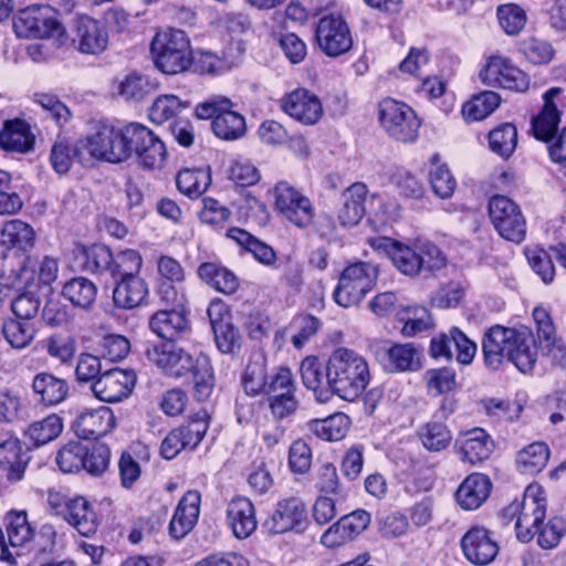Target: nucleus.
I'll return each instance as SVG.
<instances>
[{
  "instance_id": "1",
  "label": "nucleus",
  "mask_w": 566,
  "mask_h": 566,
  "mask_svg": "<svg viewBox=\"0 0 566 566\" xmlns=\"http://www.w3.org/2000/svg\"><path fill=\"white\" fill-rule=\"evenodd\" d=\"M328 376L334 395L346 401L360 397L371 378L366 358L345 347H338L329 355Z\"/></svg>"
},
{
  "instance_id": "2",
  "label": "nucleus",
  "mask_w": 566,
  "mask_h": 566,
  "mask_svg": "<svg viewBox=\"0 0 566 566\" xmlns=\"http://www.w3.org/2000/svg\"><path fill=\"white\" fill-rule=\"evenodd\" d=\"M150 54L155 66L166 74L186 71L192 62L190 42L182 30L159 31L150 43Z\"/></svg>"
},
{
  "instance_id": "3",
  "label": "nucleus",
  "mask_w": 566,
  "mask_h": 566,
  "mask_svg": "<svg viewBox=\"0 0 566 566\" xmlns=\"http://www.w3.org/2000/svg\"><path fill=\"white\" fill-rule=\"evenodd\" d=\"M233 102L221 95H213L195 107L198 119H211L212 133L222 140H238L245 135L247 123L243 115L233 111Z\"/></svg>"
},
{
  "instance_id": "4",
  "label": "nucleus",
  "mask_w": 566,
  "mask_h": 566,
  "mask_svg": "<svg viewBox=\"0 0 566 566\" xmlns=\"http://www.w3.org/2000/svg\"><path fill=\"white\" fill-rule=\"evenodd\" d=\"M59 263L52 256H43L41 261L33 256L19 259L0 275V285L6 289L21 290L41 285H50L57 277Z\"/></svg>"
},
{
  "instance_id": "5",
  "label": "nucleus",
  "mask_w": 566,
  "mask_h": 566,
  "mask_svg": "<svg viewBox=\"0 0 566 566\" xmlns=\"http://www.w3.org/2000/svg\"><path fill=\"white\" fill-rule=\"evenodd\" d=\"M125 135L126 126L116 128L111 125H102L94 135L80 139L82 166L91 167L95 160L125 161Z\"/></svg>"
},
{
  "instance_id": "6",
  "label": "nucleus",
  "mask_w": 566,
  "mask_h": 566,
  "mask_svg": "<svg viewBox=\"0 0 566 566\" xmlns=\"http://www.w3.org/2000/svg\"><path fill=\"white\" fill-rule=\"evenodd\" d=\"M378 280L377 266L358 261L346 266L339 274L333 298L342 307L358 305L375 287Z\"/></svg>"
},
{
  "instance_id": "7",
  "label": "nucleus",
  "mask_w": 566,
  "mask_h": 566,
  "mask_svg": "<svg viewBox=\"0 0 566 566\" xmlns=\"http://www.w3.org/2000/svg\"><path fill=\"white\" fill-rule=\"evenodd\" d=\"M380 126L394 139L410 143L418 137L420 120L415 111L407 104L387 97L378 104Z\"/></svg>"
},
{
  "instance_id": "8",
  "label": "nucleus",
  "mask_w": 566,
  "mask_h": 566,
  "mask_svg": "<svg viewBox=\"0 0 566 566\" xmlns=\"http://www.w3.org/2000/svg\"><path fill=\"white\" fill-rule=\"evenodd\" d=\"M126 159L136 156L144 169L160 168L166 159V147L148 127L130 123L126 125Z\"/></svg>"
},
{
  "instance_id": "9",
  "label": "nucleus",
  "mask_w": 566,
  "mask_h": 566,
  "mask_svg": "<svg viewBox=\"0 0 566 566\" xmlns=\"http://www.w3.org/2000/svg\"><path fill=\"white\" fill-rule=\"evenodd\" d=\"M56 15V11L48 4L23 8L13 18L14 32L24 39H45L61 34L64 29Z\"/></svg>"
},
{
  "instance_id": "10",
  "label": "nucleus",
  "mask_w": 566,
  "mask_h": 566,
  "mask_svg": "<svg viewBox=\"0 0 566 566\" xmlns=\"http://www.w3.org/2000/svg\"><path fill=\"white\" fill-rule=\"evenodd\" d=\"M489 216L497 233L505 240L521 243L526 235V221L521 208L506 196L496 195L489 201Z\"/></svg>"
},
{
  "instance_id": "11",
  "label": "nucleus",
  "mask_w": 566,
  "mask_h": 566,
  "mask_svg": "<svg viewBox=\"0 0 566 566\" xmlns=\"http://www.w3.org/2000/svg\"><path fill=\"white\" fill-rule=\"evenodd\" d=\"M137 252L133 249H126L113 254L107 245L94 243L82 248V268L86 272L113 279L120 274V270L132 269V262H134L132 258Z\"/></svg>"
},
{
  "instance_id": "12",
  "label": "nucleus",
  "mask_w": 566,
  "mask_h": 566,
  "mask_svg": "<svg viewBox=\"0 0 566 566\" xmlns=\"http://www.w3.org/2000/svg\"><path fill=\"white\" fill-rule=\"evenodd\" d=\"M370 350L387 373L417 371L422 367L421 352L412 343L375 340L370 344Z\"/></svg>"
},
{
  "instance_id": "13",
  "label": "nucleus",
  "mask_w": 566,
  "mask_h": 566,
  "mask_svg": "<svg viewBox=\"0 0 566 566\" xmlns=\"http://www.w3.org/2000/svg\"><path fill=\"white\" fill-rule=\"evenodd\" d=\"M132 269L120 270L118 276L112 280L115 282L113 301L116 307L132 310L140 306L148 296V285L140 277L139 271L143 266V258L139 252L132 258Z\"/></svg>"
},
{
  "instance_id": "14",
  "label": "nucleus",
  "mask_w": 566,
  "mask_h": 566,
  "mask_svg": "<svg viewBox=\"0 0 566 566\" xmlns=\"http://www.w3.org/2000/svg\"><path fill=\"white\" fill-rule=\"evenodd\" d=\"M171 377L185 378V381L192 384L193 397L198 401L207 400L214 386L213 369L207 355L200 354L196 358L184 352L179 358Z\"/></svg>"
},
{
  "instance_id": "15",
  "label": "nucleus",
  "mask_w": 566,
  "mask_h": 566,
  "mask_svg": "<svg viewBox=\"0 0 566 566\" xmlns=\"http://www.w3.org/2000/svg\"><path fill=\"white\" fill-rule=\"evenodd\" d=\"M308 525L305 503L298 497L284 499L277 502L272 514L264 521L263 528L269 535L287 532L303 533Z\"/></svg>"
},
{
  "instance_id": "16",
  "label": "nucleus",
  "mask_w": 566,
  "mask_h": 566,
  "mask_svg": "<svg viewBox=\"0 0 566 566\" xmlns=\"http://www.w3.org/2000/svg\"><path fill=\"white\" fill-rule=\"evenodd\" d=\"M315 36L319 49L328 56H339L353 46L347 22L339 14H327L319 19Z\"/></svg>"
},
{
  "instance_id": "17",
  "label": "nucleus",
  "mask_w": 566,
  "mask_h": 566,
  "mask_svg": "<svg viewBox=\"0 0 566 566\" xmlns=\"http://www.w3.org/2000/svg\"><path fill=\"white\" fill-rule=\"evenodd\" d=\"M71 34L74 48L83 54L97 55L108 45V31L105 23L86 14L73 20Z\"/></svg>"
},
{
  "instance_id": "18",
  "label": "nucleus",
  "mask_w": 566,
  "mask_h": 566,
  "mask_svg": "<svg viewBox=\"0 0 566 566\" xmlns=\"http://www.w3.org/2000/svg\"><path fill=\"white\" fill-rule=\"evenodd\" d=\"M295 384L291 370L280 367L271 376L268 401L274 418L284 419L293 415L298 408V400L295 397Z\"/></svg>"
},
{
  "instance_id": "19",
  "label": "nucleus",
  "mask_w": 566,
  "mask_h": 566,
  "mask_svg": "<svg viewBox=\"0 0 566 566\" xmlns=\"http://www.w3.org/2000/svg\"><path fill=\"white\" fill-rule=\"evenodd\" d=\"M133 369L111 368L101 374L91 385L94 396L104 402H118L128 397L136 384Z\"/></svg>"
},
{
  "instance_id": "20",
  "label": "nucleus",
  "mask_w": 566,
  "mask_h": 566,
  "mask_svg": "<svg viewBox=\"0 0 566 566\" xmlns=\"http://www.w3.org/2000/svg\"><path fill=\"white\" fill-rule=\"evenodd\" d=\"M275 205L279 211L298 228L312 223L314 208L311 200L285 181L275 186Z\"/></svg>"
},
{
  "instance_id": "21",
  "label": "nucleus",
  "mask_w": 566,
  "mask_h": 566,
  "mask_svg": "<svg viewBox=\"0 0 566 566\" xmlns=\"http://www.w3.org/2000/svg\"><path fill=\"white\" fill-rule=\"evenodd\" d=\"M480 77L484 84L516 92H525L530 86L528 76L509 59L502 56L490 57L480 72Z\"/></svg>"
},
{
  "instance_id": "22",
  "label": "nucleus",
  "mask_w": 566,
  "mask_h": 566,
  "mask_svg": "<svg viewBox=\"0 0 566 566\" xmlns=\"http://www.w3.org/2000/svg\"><path fill=\"white\" fill-rule=\"evenodd\" d=\"M538 489L528 486L521 500V507L517 520L515 521L516 536L523 542H530L534 536V530L538 531L539 525L544 523L546 515L545 499L537 495Z\"/></svg>"
},
{
  "instance_id": "23",
  "label": "nucleus",
  "mask_w": 566,
  "mask_h": 566,
  "mask_svg": "<svg viewBox=\"0 0 566 566\" xmlns=\"http://www.w3.org/2000/svg\"><path fill=\"white\" fill-rule=\"evenodd\" d=\"M464 557L472 564L484 566L492 563L499 554L497 542L491 532L483 526H473L461 538Z\"/></svg>"
},
{
  "instance_id": "24",
  "label": "nucleus",
  "mask_w": 566,
  "mask_h": 566,
  "mask_svg": "<svg viewBox=\"0 0 566 566\" xmlns=\"http://www.w3.org/2000/svg\"><path fill=\"white\" fill-rule=\"evenodd\" d=\"M517 328L495 325L483 335L482 353L484 364L489 369L497 370L507 361L509 350L515 340Z\"/></svg>"
},
{
  "instance_id": "25",
  "label": "nucleus",
  "mask_w": 566,
  "mask_h": 566,
  "mask_svg": "<svg viewBox=\"0 0 566 566\" xmlns=\"http://www.w3.org/2000/svg\"><path fill=\"white\" fill-rule=\"evenodd\" d=\"M116 420L111 408L99 407L80 412L72 421V430L83 440L98 439L115 427Z\"/></svg>"
},
{
  "instance_id": "26",
  "label": "nucleus",
  "mask_w": 566,
  "mask_h": 566,
  "mask_svg": "<svg viewBox=\"0 0 566 566\" xmlns=\"http://www.w3.org/2000/svg\"><path fill=\"white\" fill-rule=\"evenodd\" d=\"M57 514L85 537L94 535L99 525L95 505L84 496L69 499Z\"/></svg>"
},
{
  "instance_id": "27",
  "label": "nucleus",
  "mask_w": 566,
  "mask_h": 566,
  "mask_svg": "<svg viewBox=\"0 0 566 566\" xmlns=\"http://www.w3.org/2000/svg\"><path fill=\"white\" fill-rule=\"evenodd\" d=\"M0 245L8 255L20 259L30 256L29 253L35 245V231L20 219L8 220L0 232Z\"/></svg>"
},
{
  "instance_id": "28",
  "label": "nucleus",
  "mask_w": 566,
  "mask_h": 566,
  "mask_svg": "<svg viewBox=\"0 0 566 566\" xmlns=\"http://www.w3.org/2000/svg\"><path fill=\"white\" fill-rule=\"evenodd\" d=\"M369 523L370 514L365 510H356L331 525L322 535L321 543L326 547L339 546L358 536Z\"/></svg>"
},
{
  "instance_id": "29",
  "label": "nucleus",
  "mask_w": 566,
  "mask_h": 566,
  "mask_svg": "<svg viewBox=\"0 0 566 566\" xmlns=\"http://www.w3.org/2000/svg\"><path fill=\"white\" fill-rule=\"evenodd\" d=\"M536 325L537 344L543 355H548L559 366L566 365V346L557 338L554 323L548 312L542 307L533 311Z\"/></svg>"
},
{
  "instance_id": "30",
  "label": "nucleus",
  "mask_w": 566,
  "mask_h": 566,
  "mask_svg": "<svg viewBox=\"0 0 566 566\" xmlns=\"http://www.w3.org/2000/svg\"><path fill=\"white\" fill-rule=\"evenodd\" d=\"M367 195L368 188L364 182H354L342 192L336 217L343 228L355 227L361 221L366 213Z\"/></svg>"
},
{
  "instance_id": "31",
  "label": "nucleus",
  "mask_w": 566,
  "mask_h": 566,
  "mask_svg": "<svg viewBox=\"0 0 566 566\" xmlns=\"http://www.w3.org/2000/svg\"><path fill=\"white\" fill-rule=\"evenodd\" d=\"M329 357L321 361L315 356L304 358L300 366V373L304 386L314 391L316 400L327 402L334 396L333 385L329 384Z\"/></svg>"
},
{
  "instance_id": "32",
  "label": "nucleus",
  "mask_w": 566,
  "mask_h": 566,
  "mask_svg": "<svg viewBox=\"0 0 566 566\" xmlns=\"http://www.w3.org/2000/svg\"><path fill=\"white\" fill-rule=\"evenodd\" d=\"M150 329L161 339L176 342L190 332V324L184 307H172L154 313L149 319Z\"/></svg>"
},
{
  "instance_id": "33",
  "label": "nucleus",
  "mask_w": 566,
  "mask_h": 566,
  "mask_svg": "<svg viewBox=\"0 0 566 566\" xmlns=\"http://www.w3.org/2000/svg\"><path fill=\"white\" fill-rule=\"evenodd\" d=\"M282 108L291 117L307 125L315 124L323 114L318 97L305 88L287 94L282 102Z\"/></svg>"
},
{
  "instance_id": "34",
  "label": "nucleus",
  "mask_w": 566,
  "mask_h": 566,
  "mask_svg": "<svg viewBox=\"0 0 566 566\" xmlns=\"http://www.w3.org/2000/svg\"><path fill=\"white\" fill-rule=\"evenodd\" d=\"M200 503L201 494L197 490H189L182 495L168 527L174 538H184L193 528L199 517Z\"/></svg>"
},
{
  "instance_id": "35",
  "label": "nucleus",
  "mask_w": 566,
  "mask_h": 566,
  "mask_svg": "<svg viewBox=\"0 0 566 566\" xmlns=\"http://www.w3.org/2000/svg\"><path fill=\"white\" fill-rule=\"evenodd\" d=\"M227 525L239 539L248 538L254 533L258 526L255 509L248 497L237 496L229 502Z\"/></svg>"
},
{
  "instance_id": "36",
  "label": "nucleus",
  "mask_w": 566,
  "mask_h": 566,
  "mask_svg": "<svg viewBox=\"0 0 566 566\" xmlns=\"http://www.w3.org/2000/svg\"><path fill=\"white\" fill-rule=\"evenodd\" d=\"M491 489L492 483L485 474L472 473L458 488L455 500L464 510H476L486 501Z\"/></svg>"
},
{
  "instance_id": "37",
  "label": "nucleus",
  "mask_w": 566,
  "mask_h": 566,
  "mask_svg": "<svg viewBox=\"0 0 566 566\" xmlns=\"http://www.w3.org/2000/svg\"><path fill=\"white\" fill-rule=\"evenodd\" d=\"M199 279L211 289L226 294H234L239 286V277L220 262H203L197 269Z\"/></svg>"
},
{
  "instance_id": "38",
  "label": "nucleus",
  "mask_w": 566,
  "mask_h": 566,
  "mask_svg": "<svg viewBox=\"0 0 566 566\" xmlns=\"http://www.w3.org/2000/svg\"><path fill=\"white\" fill-rule=\"evenodd\" d=\"M30 460L29 450H23L18 439H8L0 443V468L7 471L9 481L18 482L22 480Z\"/></svg>"
},
{
  "instance_id": "39",
  "label": "nucleus",
  "mask_w": 566,
  "mask_h": 566,
  "mask_svg": "<svg viewBox=\"0 0 566 566\" xmlns=\"http://www.w3.org/2000/svg\"><path fill=\"white\" fill-rule=\"evenodd\" d=\"M536 360V340L526 327L518 328L511 350H509L507 361L512 363L521 373L527 374L533 370Z\"/></svg>"
},
{
  "instance_id": "40",
  "label": "nucleus",
  "mask_w": 566,
  "mask_h": 566,
  "mask_svg": "<svg viewBox=\"0 0 566 566\" xmlns=\"http://www.w3.org/2000/svg\"><path fill=\"white\" fill-rule=\"evenodd\" d=\"M34 136L30 126L22 119L4 122L0 130V148L11 153H28L33 148Z\"/></svg>"
},
{
  "instance_id": "41",
  "label": "nucleus",
  "mask_w": 566,
  "mask_h": 566,
  "mask_svg": "<svg viewBox=\"0 0 566 566\" xmlns=\"http://www.w3.org/2000/svg\"><path fill=\"white\" fill-rule=\"evenodd\" d=\"M271 377L268 376L266 358L254 353L250 356L242 375V386L249 396L266 394L270 390Z\"/></svg>"
},
{
  "instance_id": "42",
  "label": "nucleus",
  "mask_w": 566,
  "mask_h": 566,
  "mask_svg": "<svg viewBox=\"0 0 566 566\" xmlns=\"http://www.w3.org/2000/svg\"><path fill=\"white\" fill-rule=\"evenodd\" d=\"M459 443L461 460L471 464L489 459L493 449L492 440L481 428L469 431Z\"/></svg>"
},
{
  "instance_id": "43",
  "label": "nucleus",
  "mask_w": 566,
  "mask_h": 566,
  "mask_svg": "<svg viewBox=\"0 0 566 566\" xmlns=\"http://www.w3.org/2000/svg\"><path fill=\"white\" fill-rule=\"evenodd\" d=\"M33 391L42 403L55 406L64 401L69 395V384L65 379L55 377L49 373L35 375L32 382Z\"/></svg>"
},
{
  "instance_id": "44",
  "label": "nucleus",
  "mask_w": 566,
  "mask_h": 566,
  "mask_svg": "<svg viewBox=\"0 0 566 566\" xmlns=\"http://www.w3.org/2000/svg\"><path fill=\"white\" fill-rule=\"evenodd\" d=\"M61 294L74 307L90 310L95 303L97 287L87 277L75 276L63 284Z\"/></svg>"
},
{
  "instance_id": "45",
  "label": "nucleus",
  "mask_w": 566,
  "mask_h": 566,
  "mask_svg": "<svg viewBox=\"0 0 566 566\" xmlns=\"http://www.w3.org/2000/svg\"><path fill=\"white\" fill-rule=\"evenodd\" d=\"M228 238L234 240L240 247L265 265H271L276 260L275 251L265 242L259 240L248 231L240 228H230L227 232Z\"/></svg>"
},
{
  "instance_id": "46",
  "label": "nucleus",
  "mask_w": 566,
  "mask_h": 566,
  "mask_svg": "<svg viewBox=\"0 0 566 566\" xmlns=\"http://www.w3.org/2000/svg\"><path fill=\"white\" fill-rule=\"evenodd\" d=\"M429 181L433 193L441 198L452 197L457 188V180L446 164L440 163V155L433 154L430 158Z\"/></svg>"
},
{
  "instance_id": "47",
  "label": "nucleus",
  "mask_w": 566,
  "mask_h": 566,
  "mask_svg": "<svg viewBox=\"0 0 566 566\" xmlns=\"http://www.w3.org/2000/svg\"><path fill=\"white\" fill-rule=\"evenodd\" d=\"M388 255L395 266L405 275L415 276L421 274V261L418 251L395 240H389L386 245Z\"/></svg>"
},
{
  "instance_id": "48",
  "label": "nucleus",
  "mask_w": 566,
  "mask_h": 566,
  "mask_svg": "<svg viewBox=\"0 0 566 566\" xmlns=\"http://www.w3.org/2000/svg\"><path fill=\"white\" fill-rule=\"evenodd\" d=\"M210 182V171L205 168H186L180 170L176 177L178 190L190 198L201 196Z\"/></svg>"
},
{
  "instance_id": "49",
  "label": "nucleus",
  "mask_w": 566,
  "mask_h": 566,
  "mask_svg": "<svg viewBox=\"0 0 566 566\" xmlns=\"http://www.w3.org/2000/svg\"><path fill=\"white\" fill-rule=\"evenodd\" d=\"M549 459V449L544 442H534L521 450L516 457V464L523 474L534 475L541 472Z\"/></svg>"
},
{
  "instance_id": "50",
  "label": "nucleus",
  "mask_w": 566,
  "mask_h": 566,
  "mask_svg": "<svg viewBox=\"0 0 566 566\" xmlns=\"http://www.w3.org/2000/svg\"><path fill=\"white\" fill-rule=\"evenodd\" d=\"M349 418L342 412L325 419L311 420L307 426L311 432L326 441L342 440L347 432Z\"/></svg>"
},
{
  "instance_id": "51",
  "label": "nucleus",
  "mask_w": 566,
  "mask_h": 566,
  "mask_svg": "<svg viewBox=\"0 0 566 566\" xmlns=\"http://www.w3.org/2000/svg\"><path fill=\"white\" fill-rule=\"evenodd\" d=\"M155 84L136 71L128 73L118 85V94L127 102L140 103L151 95Z\"/></svg>"
},
{
  "instance_id": "52",
  "label": "nucleus",
  "mask_w": 566,
  "mask_h": 566,
  "mask_svg": "<svg viewBox=\"0 0 566 566\" xmlns=\"http://www.w3.org/2000/svg\"><path fill=\"white\" fill-rule=\"evenodd\" d=\"M80 139L75 143H71L66 139H59L52 146L50 153V161L53 169L60 174H66L74 161L82 166V149H80Z\"/></svg>"
},
{
  "instance_id": "53",
  "label": "nucleus",
  "mask_w": 566,
  "mask_h": 566,
  "mask_svg": "<svg viewBox=\"0 0 566 566\" xmlns=\"http://www.w3.org/2000/svg\"><path fill=\"white\" fill-rule=\"evenodd\" d=\"M63 430V421L55 413L49 415L42 420L34 421L25 430V436L33 447L44 446L55 440Z\"/></svg>"
},
{
  "instance_id": "54",
  "label": "nucleus",
  "mask_w": 566,
  "mask_h": 566,
  "mask_svg": "<svg viewBox=\"0 0 566 566\" xmlns=\"http://www.w3.org/2000/svg\"><path fill=\"white\" fill-rule=\"evenodd\" d=\"M500 95L492 91L482 92L463 104L462 114L467 122L482 120L500 105Z\"/></svg>"
},
{
  "instance_id": "55",
  "label": "nucleus",
  "mask_w": 566,
  "mask_h": 566,
  "mask_svg": "<svg viewBox=\"0 0 566 566\" xmlns=\"http://www.w3.org/2000/svg\"><path fill=\"white\" fill-rule=\"evenodd\" d=\"M192 102L189 98L182 99L174 94L160 95L150 107V117L154 122L163 123L179 115L184 109L190 108Z\"/></svg>"
},
{
  "instance_id": "56",
  "label": "nucleus",
  "mask_w": 566,
  "mask_h": 566,
  "mask_svg": "<svg viewBox=\"0 0 566 566\" xmlns=\"http://www.w3.org/2000/svg\"><path fill=\"white\" fill-rule=\"evenodd\" d=\"M184 352L181 348H175L171 344L150 343L145 349V355L151 363L161 368L166 375L171 377L172 370L176 369Z\"/></svg>"
},
{
  "instance_id": "57",
  "label": "nucleus",
  "mask_w": 566,
  "mask_h": 566,
  "mask_svg": "<svg viewBox=\"0 0 566 566\" xmlns=\"http://www.w3.org/2000/svg\"><path fill=\"white\" fill-rule=\"evenodd\" d=\"M489 145L493 153L507 159L517 145V129L511 123H504L492 129L489 134Z\"/></svg>"
},
{
  "instance_id": "58",
  "label": "nucleus",
  "mask_w": 566,
  "mask_h": 566,
  "mask_svg": "<svg viewBox=\"0 0 566 566\" xmlns=\"http://www.w3.org/2000/svg\"><path fill=\"white\" fill-rule=\"evenodd\" d=\"M419 437L423 447L431 452H440L447 449L452 440V434L448 427L438 421L428 422L419 431Z\"/></svg>"
},
{
  "instance_id": "59",
  "label": "nucleus",
  "mask_w": 566,
  "mask_h": 566,
  "mask_svg": "<svg viewBox=\"0 0 566 566\" xmlns=\"http://www.w3.org/2000/svg\"><path fill=\"white\" fill-rule=\"evenodd\" d=\"M18 291L20 293L11 301V311L17 318L29 322L40 311L41 298L38 295V289L29 287Z\"/></svg>"
},
{
  "instance_id": "60",
  "label": "nucleus",
  "mask_w": 566,
  "mask_h": 566,
  "mask_svg": "<svg viewBox=\"0 0 566 566\" xmlns=\"http://www.w3.org/2000/svg\"><path fill=\"white\" fill-rule=\"evenodd\" d=\"M496 17L507 35L518 34L527 21L525 10L516 3L500 4L496 9Z\"/></svg>"
},
{
  "instance_id": "61",
  "label": "nucleus",
  "mask_w": 566,
  "mask_h": 566,
  "mask_svg": "<svg viewBox=\"0 0 566 566\" xmlns=\"http://www.w3.org/2000/svg\"><path fill=\"white\" fill-rule=\"evenodd\" d=\"M560 114L549 105L543 106L541 112L532 118V132L536 139L549 142L557 133Z\"/></svg>"
},
{
  "instance_id": "62",
  "label": "nucleus",
  "mask_w": 566,
  "mask_h": 566,
  "mask_svg": "<svg viewBox=\"0 0 566 566\" xmlns=\"http://www.w3.org/2000/svg\"><path fill=\"white\" fill-rule=\"evenodd\" d=\"M423 378L428 391L434 396L449 394L457 388V374L451 367L428 369Z\"/></svg>"
},
{
  "instance_id": "63",
  "label": "nucleus",
  "mask_w": 566,
  "mask_h": 566,
  "mask_svg": "<svg viewBox=\"0 0 566 566\" xmlns=\"http://www.w3.org/2000/svg\"><path fill=\"white\" fill-rule=\"evenodd\" d=\"M209 418L207 410H200L176 428L185 437L182 441L187 448L192 450L201 442L209 428Z\"/></svg>"
},
{
  "instance_id": "64",
  "label": "nucleus",
  "mask_w": 566,
  "mask_h": 566,
  "mask_svg": "<svg viewBox=\"0 0 566 566\" xmlns=\"http://www.w3.org/2000/svg\"><path fill=\"white\" fill-rule=\"evenodd\" d=\"M518 49L525 59L534 65L548 64L555 54V50L548 41L534 36L521 41Z\"/></svg>"
}]
</instances>
